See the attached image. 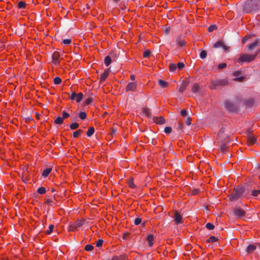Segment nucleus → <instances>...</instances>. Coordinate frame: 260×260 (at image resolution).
Listing matches in <instances>:
<instances>
[{
  "label": "nucleus",
  "mask_w": 260,
  "mask_h": 260,
  "mask_svg": "<svg viewBox=\"0 0 260 260\" xmlns=\"http://www.w3.org/2000/svg\"><path fill=\"white\" fill-rule=\"evenodd\" d=\"M244 188L237 187L235 188L232 194L228 196L229 200L231 201H236L241 198L244 192Z\"/></svg>",
  "instance_id": "nucleus-1"
},
{
  "label": "nucleus",
  "mask_w": 260,
  "mask_h": 260,
  "mask_svg": "<svg viewBox=\"0 0 260 260\" xmlns=\"http://www.w3.org/2000/svg\"><path fill=\"white\" fill-rule=\"evenodd\" d=\"M257 55V53L254 54H242L237 60L236 62L238 63H243L244 62H249L254 60Z\"/></svg>",
  "instance_id": "nucleus-2"
},
{
  "label": "nucleus",
  "mask_w": 260,
  "mask_h": 260,
  "mask_svg": "<svg viewBox=\"0 0 260 260\" xmlns=\"http://www.w3.org/2000/svg\"><path fill=\"white\" fill-rule=\"evenodd\" d=\"M85 221L84 219L76 220L75 222L69 225V230L74 232L77 231L79 228L82 226L84 224Z\"/></svg>",
  "instance_id": "nucleus-3"
},
{
  "label": "nucleus",
  "mask_w": 260,
  "mask_h": 260,
  "mask_svg": "<svg viewBox=\"0 0 260 260\" xmlns=\"http://www.w3.org/2000/svg\"><path fill=\"white\" fill-rule=\"evenodd\" d=\"M137 84L136 82H128L125 87V91L135 92L137 91Z\"/></svg>",
  "instance_id": "nucleus-4"
},
{
  "label": "nucleus",
  "mask_w": 260,
  "mask_h": 260,
  "mask_svg": "<svg viewBox=\"0 0 260 260\" xmlns=\"http://www.w3.org/2000/svg\"><path fill=\"white\" fill-rule=\"evenodd\" d=\"M60 57V53L58 51H55L52 55V63L55 66H58L59 65Z\"/></svg>",
  "instance_id": "nucleus-5"
},
{
  "label": "nucleus",
  "mask_w": 260,
  "mask_h": 260,
  "mask_svg": "<svg viewBox=\"0 0 260 260\" xmlns=\"http://www.w3.org/2000/svg\"><path fill=\"white\" fill-rule=\"evenodd\" d=\"M83 94L81 92L76 93L75 92H73L70 96V99L72 100H76L77 103H79L82 99Z\"/></svg>",
  "instance_id": "nucleus-6"
},
{
  "label": "nucleus",
  "mask_w": 260,
  "mask_h": 260,
  "mask_svg": "<svg viewBox=\"0 0 260 260\" xmlns=\"http://www.w3.org/2000/svg\"><path fill=\"white\" fill-rule=\"evenodd\" d=\"M234 213L235 215L238 218H242L245 215V212L244 210L240 208H236L234 211Z\"/></svg>",
  "instance_id": "nucleus-7"
},
{
  "label": "nucleus",
  "mask_w": 260,
  "mask_h": 260,
  "mask_svg": "<svg viewBox=\"0 0 260 260\" xmlns=\"http://www.w3.org/2000/svg\"><path fill=\"white\" fill-rule=\"evenodd\" d=\"M223 81H221L220 80L217 81H213L211 82L209 87L211 89H215L216 87L218 85H223L226 83L225 81H224V83H223Z\"/></svg>",
  "instance_id": "nucleus-8"
},
{
  "label": "nucleus",
  "mask_w": 260,
  "mask_h": 260,
  "mask_svg": "<svg viewBox=\"0 0 260 260\" xmlns=\"http://www.w3.org/2000/svg\"><path fill=\"white\" fill-rule=\"evenodd\" d=\"M110 73V70L109 69H106L105 70L104 73L101 74L100 81L101 82L104 81L108 77Z\"/></svg>",
  "instance_id": "nucleus-9"
},
{
  "label": "nucleus",
  "mask_w": 260,
  "mask_h": 260,
  "mask_svg": "<svg viewBox=\"0 0 260 260\" xmlns=\"http://www.w3.org/2000/svg\"><path fill=\"white\" fill-rule=\"evenodd\" d=\"M174 221L176 224H178L182 222V218L181 215L178 213L176 212L174 215Z\"/></svg>",
  "instance_id": "nucleus-10"
},
{
  "label": "nucleus",
  "mask_w": 260,
  "mask_h": 260,
  "mask_svg": "<svg viewBox=\"0 0 260 260\" xmlns=\"http://www.w3.org/2000/svg\"><path fill=\"white\" fill-rule=\"evenodd\" d=\"M153 121L157 124H163L165 122V120L162 116L154 117L153 118Z\"/></svg>",
  "instance_id": "nucleus-11"
},
{
  "label": "nucleus",
  "mask_w": 260,
  "mask_h": 260,
  "mask_svg": "<svg viewBox=\"0 0 260 260\" xmlns=\"http://www.w3.org/2000/svg\"><path fill=\"white\" fill-rule=\"evenodd\" d=\"M241 74V72L240 71H236L234 73L233 75L235 76V78L233 79L234 81H237L239 82H241L243 80V77H239Z\"/></svg>",
  "instance_id": "nucleus-12"
},
{
  "label": "nucleus",
  "mask_w": 260,
  "mask_h": 260,
  "mask_svg": "<svg viewBox=\"0 0 260 260\" xmlns=\"http://www.w3.org/2000/svg\"><path fill=\"white\" fill-rule=\"evenodd\" d=\"M224 106L225 108L229 111H233L235 109V106L233 103L228 101L224 102Z\"/></svg>",
  "instance_id": "nucleus-13"
},
{
  "label": "nucleus",
  "mask_w": 260,
  "mask_h": 260,
  "mask_svg": "<svg viewBox=\"0 0 260 260\" xmlns=\"http://www.w3.org/2000/svg\"><path fill=\"white\" fill-rule=\"evenodd\" d=\"M256 248V245L254 244H250L249 245L246 249V251L248 254H250L252 253L253 251L255 250Z\"/></svg>",
  "instance_id": "nucleus-14"
},
{
  "label": "nucleus",
  "mask_w": 260,
  "mask_h": 260,
  "mask_svg": "<svg viewBox=\"0 0 260 260\" xmlns=\"http://www.w3.org/2000/svg\"><path fill=\"white\" fill-rule=\"evenodd\" d=\"M154 239V235L152 234H150L147 236V240L148 242V244L149 246L151 247L153 245V240Z\"/></svg>",
  "instance_id": "nucleus-15"
},
{
  "label": "nucleus",
  "mask_w": 260,
  "mask_h": 260,
  "mask_svg": "<svg viewBox=\"0 0 260 260\" xmlns=\"http://www.w3.org/2000/svg\"><path fill=\"white\" fill-rule=\"evenodd\" d=\"M256 142V139L254 136H253L252 135H249L248 137L247 144L248 145H252V144L255 143Z\"/></svg>",
  "instance_id": "nucleus-16"
},
{
  "label": "nucleus",
  "mask_w": 260,
  "mask_h": 260,
  "mask_svg": "<svg viewBox=\"0 0 260 260\" xmlns=\"http://www.w3.org/2000/svg\"><path fill=\"white\" fill-rule=\"evenodd\" d=\"M176 42L179 46H183L185 45V41L182 39L180 36H178L176 38Z\"/></svg>",
  "instance_id": "nucleus-17"
},
{
  "label": "nucleus",
  "mask_w": 260,
  "mask_h": 260,
  "mask_svg": "<svg viewBox=\"0 0 260 260\" xmlns=\"http://www.w3.org/2000/svg\"><path fill=\"white\" fill-rule=\"evenodd\" d=\"M52 169L51 168H47L45 169L42 173V176L44 177H46L48 176V175L50 173Z\"/></svg>",
  "instance_id": "nucleus-18"
},
{
  "label": "nucleus",
  "mask_w": 260,
  "mask_h": 260,
  "mask_svg": "<svg viewBox=\"0 0 260 260\" xmlns=\"http://www.w3.org/2000/svg\"><path fill=\"white\" fill-rule=\"evenodd\" d=\"M200 89V86L198 84L195 83L193 85L192 88V91L194 93H197L199 91Z\"/></svg>",
  "instance_id": "nucleus-19"
},
{
  "label": "nucleus",
  "mask_w": 260,
  "mask_h": 260,
  "mask_svg": "<svg viewBox=\"0 0 260 260\" xmlns=\"http://www.w3.org/2000/svg\"><path fill=\"white\" fill-rule=\"evenodd\" d=\"M104 63L107 67L109 66L111 64V59L109 56H107L105 57L104 59Z\"/></svg>",
  "instance_id": "nucleus-20"
},
{
  "label": "nucleus",
  "mask_w": 260,
  "mask_h": 260,
  "mask_svg": "<svg viewBox=\"0 0 260 260\" xmlns=\"http://www.w3.org/2000/svg\"><path fill=\"white\" fill-rule=\"evenodd\" d=\"M158 84L162 88H165L168 86V83L164 80H158Z\"/></svg>",
  "instance_id": "nucleus-21"
},
{
  "label": "nucleus",
  "mask_w": 260,
  "mask_h": 260,
  "mask_svg": "<svg viewBox=\"0 0 260 260\" xmlns=\"http://www.w3.org/2000/svg\"><path fill=\"white\" fill-rule=\"evenodd\" d=\"M217 238L214 236H210L208 239L206 240L207 243H213L217 241Z\"/></svg>",
  "instance_id": "nucleus-22"
},
{
  "label": "nucleus",
  "mask_w": 260,
  "mask_h": 260,
  "mask_svg": "<svg viewBox=\"0 0 260 260\" xmlns=\"http://www.w3.org/2000/svg\"><path fill=\"white\" fill-rule=\"evenodd\" d=\"M94 128L93 127H91L89 128L88 131H87L86 135L88 137H91L94 134Z\"/></svg>",
  "instance_id": "nucleus-23"
},
{
  "label": "nucleus",
  "mask_w": 260,
  "mask_h": 260,
  "mask_svg": "<svg viewBox=\"0 0 260 260\" xmlns=\"http://www.w3.org/2000/svg\"><path fill=\"white\" fill-rule=\"evenodd\" d=\"M258 44V40L255 41L254 42H253L252 44H249L248 46V48L249 50H252L255 47L257 46Z\"/></svg>",
  "instance_id": "nucleus-24"
},
{
  "label": "nucleus",
  "mask_w": 260,
  "mask_h": 260,
  "mask_svg": "<svg viewBox=\"0 0 260 260\" xmlns=\"http://www.w3.org/2000/svg\"><path fill=\"white\" fill-rule=\"evenodd\" d=\"M63 122V118H62L61 117H57L55 120L54 123L57 124H61Z\"/></svg>",
  "instance_id": "nucleus-25"
},
{
  "label": "nucleus",
  "mask_w": 260,
  "mask_h": 260,
  "mask_svg": "<svg viewBox=\"0 0 260 260\" xmlns=\"http://www.w3.org/2000/svg\"><path fill=\"white\" fill-rule=\"evenodd\" d=\"M54 228V225H53V224L49 225L48 229L47 230H46V234L50 235L53 232Z\"/></svg>",
  "instance_id": "nucleus-26"
},
{
  "label": "nucleus",
  "mask_w": 260,
  "mask_h": 260,
  "mask_svg": "<svg viewBox=\"0 0 260 260\" xmlns=\"http://www.w3.org/2000/svg\"><path fill=\"white\" fill-rule=\"evenodd\" d=\"M53 82L55 84L58 85L61 83V79L59 77H56L54 78Z\"/></svg>",
  "instance_id": "nucleus-27"
},
{
  "label": "nucleus",
  "mask_w": 260,
  "mask_h": 260,
  "mask_svg": "<svg viewBox=\"0 0 260 260\" xmlns=\"http://www.w3.org/2000/svg\"><path fill=\"white\" fill-rule=\"evenodd\" d=\"M82 131L81 129H78L73 133V136L74 138H77L79 135L81 134Z\"/></svg>",
  "instance_id": "nucleus-28"
},
{
  "label": "nucleus",
  "mask_w": 260,
  "mask_h": 260,
  "mask_svg": "<svg viewBox=\"0 0 260 260\" xmlns=\"http://www.w3.org/2000/svg\"><path fill=\"white\" fill-rule=\"evenodd\" d=\"M26 7V4L23 1H20L18 4V7L19 9H24Z\"/></svg>",
  "instance_id": "nucleus-29"
},
{
  "label": "nucleus",
  "mask_w": 260,
  "mask_h": 260,
  "mask_svg": "<svg viewBox=\"0 0 260 260\" xmlns=\"http://www.w3.org/2000/svg\"><path fill=\"white\" fill-rule=\"evenodd\" d=\"M128 184L130 188H135L136 186L134 183L133 180L132 179H130L128 181Z\"/></svg>",
  "instance_id": "nucleus-30"
},
{
  "label": "nucleus",
  "mask_w": 260,
  "mask_h": 260,
  "mask_svg": "<svg viewBox=\"0 0 260 260\" xmlns=\"http://www.w3.org/2000/svg\"><path fill=\"white\" fill-rule=\"evenodd\" d=\"M70 127L71 129H76L79 127V124L76 122L72 123L70 124Z\"/></svg>",
  "instance_id": "nucleus-31"
},
{
  "label": "nucleus",
  "mask_w": 260,
  "mask_h": 260,
  "mask_svg": "<svg viewBox=\"0 0 260 260\" xmlns=\"http://www.w3.org/2000/svg\"><path fill=\"white\" fill-rule=\"evenodd\" d=\"M46 188L44 187H39L38 189L37 192L40 194H44L46 192Z\"/></svg>",
  "instance_id": "nucleus-32"
},
{
  "label": "nucleus",
  "mask_w": 260,
  "mask_h": 260,
  "mask_svg": "<svg viewBox=\"0 0 260 260\" xmlns=\"http://www.w3.org/2000/svg\"><path fill=\"white\" fill-rule=\"evenodd\" d=\"M223 45V43L221 41H217L213 45L214 48H219L222 47Z\"/></svg>",
  "instance_id": "nucleus-33"
},
{
  "label": "nucleus",
  "mask_w": 260,
  "mask_h": 260,
  "mask_svg": "<svg viewBox=\"0 0 260 260\" xmlns=\"http://www.w3.org/2000/svg\"><path fill=\"white\" fill-rule=\"evenodd\" d=\"M93 249V246L90 244L86 245L85 246L84 249L87 251H90Z\"/></svg>",
  "instance_id": "nucleus-34"
},
{
  "label": "nucleus",
  "mask_w": 260,
  "mask_h": 260,
  "mask_svg": "<svg viewBox=\"0 0 260 260\" xmlns=\"http://www.w3.org/2000/svg\"><path fill=\"white\" fill-rule=\"evenodd\" d=\"M170 71L171 72H174L177 68L176 64L174 63H171L169 66Z\"/></svg>",
  "instance_id": "nucleus-35"
},
{
  "label": "nucleus",
  "mask_w": 260,
  "mask_h": 260,
  "mask_svg": "<svg viewBox=\"0 0 260 260\" xmlns=\"http://www.w3.org/2000/svg\"><path fill=\"white\" fill-rule=\"evenodd\" d=\"M206 228L209 230H213L214 228V225L211 223H207L206 224Z\"/></svg>",
  "instance_id": "nucleus-36"
},
{
  "label": "nucleus",
  "mask_w": 260,
  "mask_h": 260,
  "mask_svg": "<svg viewBox=\"0 0 260 260\" xmlns=\"http://www.w3.org/2000/svg\"><path fill=\"white\" fill-rule=\"evenodd\" d=\"M259 194H260V188L256 190H253L252 191V195L253 196H257Z\"/></svg>",
  "instance_id": "nucleus-37"
},
{
  "label": "nucleus",
  "mask_w": 260,
  "mask_h": 260,
  "mask_svg": "<svg viewBox=\"0 0 260 260\" xmlns=\"http://www.w3.org/2000/svg\"><path fill=\"white\" fill-rule=\"evenodd\" d=\"M79 117L81 119H84L86 117V114L84 112H81L79 114Z\"/></svg>",
  "instance_id": "nucleus-38"
},
{
  "label": "nucleus",
  "mask_w": 260,
  "mask_h": 260,
  "mask_svg": "<svg viewBox=\"0 0 260 260\" xmlns=\"http://www.w3.org/2000/svg\"><path fill=\"white\" fill-rule=\"evenodd\" d=\"M71 43V39H64L62 41V44L66 45H69Z\"/></svg>",
  "instance_id": "nucleus-39"
},
{
  "label": "nucleus",
  "mask_w": 260,
  "mask_h": 260,
  "mask_svg": "<svg viewBox=\"0 0 260 260\" xmlns=\"http://www.w3.org/2000/svg\"><path fill=\"white\" fill-rule=\"evenodd\" d=\"M150 51L148 50H147L144 52L143 56H144V57L146 58V57H149L150 56Z\"/></svg>",
  "instance_id": "nucleus-40"
},
{
  "label": "nucleus",
  "mask_w": 260,
  "mask_h": 260,
  "mask_svg": "<svg viewBox=\"0 0 260 260\" xmlns=\"http://www.w3.org/2000/svg\"><path fill=\"white\" fill-rule=\"evenodd\" d=\"M103 240H102V239L98 240V241L96 243V247H100L102 246V245L103 244Z\"/></svg>",
  "instance_id": "nucleus-41"
},
{
  "label": "nucleus",
  "mask_w": 260,
  "mask_h": 260,
  "mask_svg": "<svg viewBox=\"0 0 260 260\" xmlns=\"http://www.w3.org/2000/svg\"><path fill=\"white\" fill-rule=\"evenodd\" d=\"M207 56V53L205 51H202L200 54V56L201 58H205Z\"/></svg>",
  "instance_id": "nucleus-42"
},
{
  "label": "nucleus",
  "mask_w": 260,
  "mask_h": 260,
  "mask_svg": "<svg viewBox=\"0 0 260 260\" xmlns=\"http://www.w3.org/2000/svg\"><path fill=\"white\" fill-rule=\"evenodd\" d=\"M141 221H142L141 218H136L135 219V221H134V223H135V225H138L139 224H140Z\"/></svg>",
  "instance_id": "nucleus-43"
},
{
  "label": "nucleus",
  "mask_w": 260,
  "mask_h": 260,
  "mask_svg": "<svg viewBox=\"0 0 260 260\" xmlns=\"http://www.w3.org/2000/svg\"><path fill=\"white\" fill-rule=\"evenodd\" d=\"M176 66L179 70H182L184 67V64L182 62H179Z\"/></svg>",
  "instance_id": "nucleus-44"
},
{
  "label": "nucleus",
  "mask_w": 260,
  "mask_h": 260,
  "mask_svg": "<svg viewBox=\"0 0 260 260\" xmlns=\"http://www.w3.org/2000/svg\"><path fill=\"white\" fill-rule=\"evenodd\" d=\"M226 149V144H222L220 146V150L222 152H224Z\"/></svg>",
  "instance_id": "nucleus-45"
},
{
  "label": "nucleus",
  "mask_w": 260,
  "mask_h": 260,
  "mask_svg": "<svg viewBox=\"0 0 260 260\" xmlns=\"http://www.w3.org/2000/svg\"><path fill=\"white\" fill-rule=\"evenodd\" d=\"M226 66V64L225 63H221L218 64V68L219 69H223L225 68Z\"/></svg>",
  "instance_id": "nucleus-46"
},
{
  "label": "nucleus",
  "mask_w": 260,
  "mask_h": 260,
  "mask_svg": "<svg viewBox=\"0 0 260 260\" xmlns=\"http://www.w3.org/2000/svg\"><path fill=\"white\" fill-rule=\"evenodd\" d=\"M70 116L69 114H68L66 111H63L62 112V118H63V120L68 117H69Z\"/></svg>",
  "instance_id": "nucleus-47"
},
{
  "label": "nucleus",
  "mask_w": 260,
  "mask_h": 260,
  "mask_svg": "<svg viewBox=\"0 0 260 260\" xmlns=\"http://www.w3.org/2000/svg\"><path fill=\"white\" fill-rule=\"evenodd\" d=\"M250 38V36H246L245 37H244L243 39H242V43L243 44H244L245 43H246L247 42V41Z\"/></svg>",
  "instance_id": "nucleus-48"
},
{
  "label": "nucleus",
  "mask_w": 260,
  "mask_h": 260,
  "mask_svg": "<svg viewBox=\"0 0 260 260\" xmlns=\"http://www.w3.org/2000/svg\"><path fill=\"white\" fill-rule=\"evenodd\" d=\"M186 88L185 85H182L179 88V91L180 92H183Z\"/></svg>",
  "instance_id": "nucleus-49"
},
{
  "label": "nucleus",
  "mask_w": 260,
  "mask_h": 260,
  "mask_svg": "<svg viewBox=\"0 0 260 260\" xmlns=\"http://www.w3.org/2000/svg\"><path fill=\"white\" fill-rule=\"evenodd\" d=\"M172 131V128L170 127H166L165 128V130H164V132L166 133V134H169Z\"/></svg>",
  "instance_id": "nucleus-50"
},
{
  "label": "nucleus",
  "mask_w": 260,
  "mask_h": 260,
  "mask_svg": "<svg viewBox=\"0 0 260 260\" xmlns=\"http://www.w3.org/2000/svg\"><path fill=\"white\" fill-rule=\"evenodd\" d=\"M216 28V26L214 25H212L210 26L208 28V31L211 32L213 30L215 29Z\"/></svg>",
  "instance_id": "nucleus-51"
},
{
  "label": "nucleus",
  "mask_w": 260,
  "mask_h": 260,
  "mask_svg": "<svg viewBox=\"0 0 260 260\" xmlns=\"http://www.w3.org/2000/svg\"><path fill=\"white\" fill-rule=\"evenodd\" d=\"M46 203L49 205H51L52 203H53V201L52 199H48L46 200Z\"/></svg>",
  "instance_id": "nucleus-52"
},
{
  "label": "nucleus",
  "mask_w": 260,
  "mask_h": 260,
  "mask_svg": "<svg viewBox=\"0 0 260 260\" xmlns=\"http://www.w3.org/2000/svg\"><path fill=\"white\" fill-rule=\"evenodd\" d=\"M181 114L183 116H185L187 114V112L185 109H183L181 111Z\"/></svg>",
  "instance_id": "nucleus-53"
},
{
  "label": "nucleus",
  "mask_w": 260,
  "mask_h": 260,
  "mask_svg": "<svg viewBox=\"0 0 260 260\" xmlns=\"http://www.w3.org/2000/svg\"><path fill=\"white\" fill-rule=\"evenodd\" d=\"M143 112L147 115V116H149V112L148 111V109H146V108H144L143 109Z\"/></svg>",
  "instance_id": "nucleus-54"
},
{
  "label": "nucleus",
  "mask_w": 260,
  "mask_h": 260,
  "mask_svg": "<svg viewBox=\"0 0 260 260\" xmlns=\"http://www.w3.org/2000/svg\"><path fill=\"white\" fill-rule=\"evenodd\" d=\"M130 79L133 82H135L134 81L135 80V79H136L135 75H134V74L131 75L130 76Z\"/></svg>",
  "instance_id": "nucleus-55"
},
{
  "label": "nucleus",
  "mask_w": 260,
  "mask_h": 260,
  "mask_svg": "<svg viewBox=\"0 0 260 260\" xmlns=\"http://www.w3.org/2000/svg\"><path fill=\"white\" fill-rule=\"evenodd\" d=\"M92 101V99L91 98H88L86 100V104H90Z\"/></svg>",
  "instance_id": "nucleus-56"
},
{
  "label": "nucleus",
  "mask_w": 260,
  "mask_h": 260,
  "mask_svg": "<svg viewBox=\"0 0 260 260\" xmlns=\"http://www.w3.org/2000/svg\"><path fill=\"white\" fill-rule=\"evenodd\" d=\"M186 123L187 124V125H190L191 124L190 123V119L189 117H188L187 119V120L186 121Z\"/></svg>",
  "instance_id": "nucleus-57"
},
{
  "label": "nucleus",
  "mask_w": 260,
  "mask_h": 260,
  "mask_svg": "<svg viewBox=\"0 0 260 260\" xmlns=\"http://www.w3.org/2000/svg\"><path fill=\"white\" fill-rule=\"evenodd\" d=\"M253 100H251L249 102V103L248 104V105L249 106H251L253 104Z\"/></svg>",
  "instance_id": "nucleus-58"
},
{
  "label": "nucleus",
  "mask_w": 260,
  "mask_h": 260,
  "mask_svg": "<svg viewBox=\"0 0 260 260\" xmlns=\"http://www.w3.org/2000/svg\"><path fill=\"white\" fill-rule=\"evenodd\" d=\"M112 133H115L116 132V130L115 129H113L112 130Z\"/></svg>",
  "instance_id": "nucleus-59"
},
{
  "label": "nucleus",
  "mask_w": 260,
  "mask_h": 260,
  "mask_svg": "<svg viewBox=\"0 0 260 260\" xmlns=\"http://www.w3.org/2000/svg\"><path fill=\"white\" fill-rule=\"evenodd\" d=\"M113 1L117 2L119 1V0H113Z\"/></svg>",
  "instance_id": "nucleus-60"
},
{
  "label": "nucleus",
  "mask_w": 260,
  "mask_h": 260,
  "mask_svg": "<svg viewBox=\"0 0 260 260\" xmlns=\"http://www.w3.org/2000/svg\"><path fill=\"white\" fill-rule=\"evenodd\" d=\"M257 245H258L260 247V244H257Z\"/></svg>",
  "instance_id": "nucleus-61"
}]
</instances>
